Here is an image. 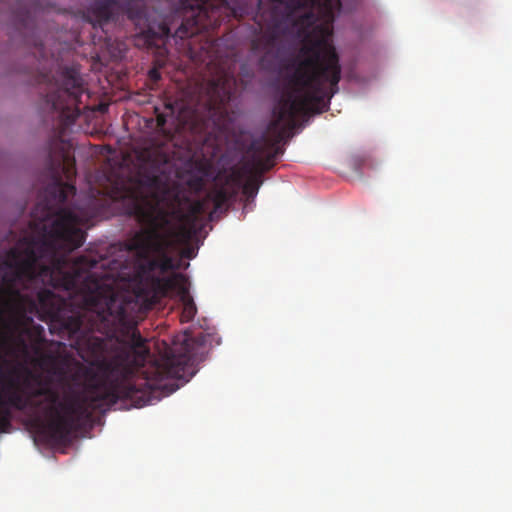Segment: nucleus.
Returning <instances> with one entry per match:
<instances>
[{
	"mask_svg": "<svg viewBox=\"0 0 512 512\" xmlns=\"http://www.w3.org/2000/svg\"><path fill=\"white\" fill-rule=\"evenodd\" d=\"M48 166L53 182L46 199L37 204L30 228L0 262L5 307L32 322L31 315L49 323L52 334L67 338L89 364L84 370L88 390L62 400L60 393L27 372L20 385L9 378L0 409H109L118 401L131 407L150 403L158 390L168 395V379L188 381L204 337L176 335L161 357L145 365L150 350L137 329L140 305L129 291L155 271L174 268L169 251L190 238L210 203L226 210L240 187V175L229 173L203 199L184 213L163 208L170 187L162 175L139 177L133 187H115L107 196L89 198L84 212L63 205L76 193V161L66 144H49Z\"/></svg>",
	"mask_w": 512,
	"mask_h": 512,
	"instance_id": "f257e3e1",
	"label": "nucleus"
},
{
	"mask_svg": "<svg viewBox=\"0 0 512 512\" xmlns=\"http://www.w3.org/2000/svg\"><path fill=\"white\" fill-rule=\"evenodd\" d=\"M287 70L285 89L273 108L272 130L295 129L298 117L326 111L339 89L341 65L333 45L321 41L304 45Z\"/></svg>",
	"mask_w": 512,
	"mask_h": 512,
	"instance_id": "f03ea898",
	"label": "nucleus"
},
{
	"mask_svg": "<svg viewBox=\"0 0 512 512\" xmlns=\"http://www.w3.org/2000/svg\"><path fill=\"white\" fill-rule=\"evenodd\" d=\"M124 11L135 25L137 43L142 41L144 45L152 47L164 38L185 39L203 31L214 30L230 17H241L244 9L240 1L195 0V4L185 7L179 13L181 23L174 33L172 24L148 0H127Z\"/></svg>",
	"mask_w": 512,
	"mask_h": 512,
	"instance_id": "7ed1b4c3",
	"label": "nucleus"
},
{
	"mask_svg": "<svg viewBox=\"0 0 512 512\" xmlns=\"http://www.w3.org/2000/svg\"><path fill=\"white\" fill-rule=\"evenodd\" d=\"M198 94L167 105L180 133H189L194 140L207 143L226 137L233 128L235 115L228 110L229 96L217 94V84L205 89L197 87Z\"/></svg>",
	"mask_w": 512,
	"mask_h": 512,
	"instance_id": "20e7f679",
	"label": "nucleus"
},
{
	"mask_svg": "<svg viewBox=\"0 0 512 512\" xmlns=\"http://www.w3.org/2000/svg\"><path fill=\"white\" fill-rule=\"evenodd\" d=\"M330 0H272L269 9L256 16L261 34L251 42L254 53H269L291 26L310 27L319 16L315 9Z\"/></svg>",
	"mask_w": 512,
	"mask_h": 512,
	"instance_id": "39448f33",
	"label": "nucleus"
},
{
	"mask_svg": "<svg viewBox=\"0 0 512 512\" xmlns=\"http://www.w3.org/2000/svg\"><path fill=\"white\" fill-rule=\"evenodd\" d=\"M40 83L45 84L43 109L57 113L67 124H72L81 114V97L85 93L83 79L74 67L63 68L56 77L42 75Z\"/></svg>",
	"mask_w": 512,
	"mask_h": 512,
	"instance_id": "423d86ee",
	"label": "nucleus"
},
{
	"mask_svg": "<svg viewBox=\"0 0 512 512\" xmlns=\"http://www.w3.org/2000/svg\"><path fill=\"white\" fill-rule=\"evenodd\" d=\"M278 141H272L263 137L260 140L253 141L250 145L252 152L251 159L244 164L241 170H232L230 173L237 172L240 175V189L247 198H254L260 185L262 176L275 165V158L283 151L277 145Z\"/></svg>",
	"mask_w": 512,
	"mask_h": 512,
	"instance_id": "0eeeda50",
	"label": "nucleus"
},
{
	"mask_svg": "<svg viewBox=\"0 0 512 512\" xmlns=\"http://www.w3.org/2000/svg\"><path fill=\"white\" fill-rule=\"evenodd\" d=\"M154 283L158 291L163 295L177 293L182 302L181 322H190L197 313L196 305L189 294L187 278L180 273L167 277H157Z\"/></svg>",
	"mask_w": 512,
	"mask_h": 512,
	"instance_id": "6e6552de",
	"label": "nucleus"
},
{
	"mask_svg": "<svg viewBox=\"0 0 512 512\" xmlns=\"http://www.w3.org/2000/svg\"><path fill=\"white\" fill-rule=\"evenodd\" d=\"M120 7L115 0H96L87 10L86 18L93 27H100L116 21Z\"/></svg>",
	"mask_w": 512,
	"mask_h": 512,
	"instance_id": "1a4fd4ad",
	"label": "nucleus"
},
{
	"mask_svg": "<svg viewBox=\"0 0 512 512\" xmlns=\"http://www.w3.org/2000/svg\"><path fill=\"white\" fill-rule=\"evenodd\" d=\"M15 21L22 29H28L34 25V20L31 16L30 10L28 9L20 8L15 11Z\"/></svg>",
	"mask_w": 512,
	"mask_h": 512,
	"instance_id": "9d476101",
	"label": "nucleus"
},
{
	"mask_svg": "<svg viewBox=\"0 0 512 512\" xmlns=\"http://www.w3.org/2000/svg\"><path fill=\"white\" fill-rule=\"evenodd\" d=\"M187 185L192 191L199 193L205 187V180L202 176L194 175L188 179Z\"/></svg>",
	"mask_w": 512,
	"mask_h": 512,
	"instance_id": "9b49d317",
	"label": "nucleus"
},
{
	"mask_svg": "<svg viewBox=\"0 0 512 512\" xmlns=\"http://www.w3.org/2000/svg\"><path fill=\"white\" fill-rule=\"evenodd\" d=\"M33 45L38 49L40 57L45 58L47 56L46 52L44 51V45L41 41H34Z\"/></svg>",
	"mask_w": 512,
	"mask_h": 512,
	"instance_id": "f8f14e48",
	"label": "nucleus"
},
{
	"mask_svg": "<svg viewBox=\"0 0 512 512\" xmlns=\"http://www.w3.org/2000/svg\"><path fill=\"white\" fill-rule=\"evenodd\" d=\"M166 122H167V120H166L165 115H163V114H159V115L157 116V126H158L159 128H164V126L166 125Z\"/></svg>",
	"mask_w": 512,
	"mask_h": 512,
	"instance_id": "ddd939ff",
	"label": "nucleus"
},
{
	"mask_svg": "<svg viewBox=\"0 0 512 512\" xmlns=\"http://www.w3.org/2000/svg\"><path fill=\"white\" fill-rule=\"evenodd\" d=\"M149 76L154 81H157L160 79V73L156 69L150 70Z\"/></svg>",
	"mask_w": 512,
	"mask_h": 512,
	"instance_id": "4468645a",
	"label": "nucleus"
},
{
	"mask_svg": "<svg viewBox=\"0 0 512 512\" xmlns=\"http://www.w3.org/2000/svg\"><path fill=\"white\" fill-rule=\"evenodd\" d=\"M184 255L188 258H193L195 255H194V249L193 248H189L187 249L185 252H184Z\"/></svg>",
	"mask_w": 512,
	"mask_h": 512,
	"instance_id": "2eb2a0df",
	"label": "nucleus"
},
{
	"mask_svg": "<svg viewBox=\"0 0 512 512\" xmlns=\"http://www.w3.org/2000/svg\"><path fill=\"white\" fill-rule=\"evenodd\" d=\"M42 357H43L44 360H47V361H52L54 359V356L51 355V354H48V353L47 354H43Z\"/></svg>",
	"mask_w": 512,
	"mask_h": 512,
	"instance_id": "dca6fc26",
	"label": "nucleus"
},
{
	"mask_svg": "<svg viewBox=\"0 0 512 512\" xmlns=\"http://www.w3.org/2000/svg\"><path fill=\"white\" fill-rule=\"evenodd\" d=\"M174 201L176 204H179V197L178 195H174Z\"/></svg>",
	"mask_w": 512,
	"mask_h": 512,
	"instance_id": "f3484780",
	"label": "nucleus"
},
{
	"mask_svg": "<svg viewBox=\"0 0 512 512\" xmlns=\"http://www.w3.org/2000/svg\"><path fill=\"white\" fill-rule=\"evenodd\" d=\"M34 349H35V353H37V354H38V353L40 352V348H39L38 346H35V348H34Z\"/></svg>",
	"mask_w": 512,
	"mask_h": 512,
	"instance_id": "a211bd4d",
	"label": "nucleus"
},
{
	"mask_svg": "<svg viewBox=\"0 0 512 512\" xmlns=\"http://www.w3.org/2000/svg\"><path fill=\"white\" fill-rule=\"evenodd\" d=\"M37 329L39 330L40 333H42L44 331L43 327H41V326H38Z\"/></svg>",
	"mask_w": 512,
	"mask_h": 512,
	"instance_id": "6ab92c4d",
	"label": "nucleus"
}]
</instances>
